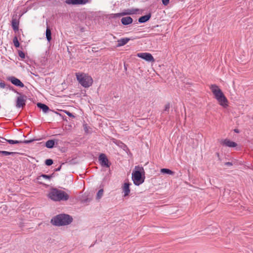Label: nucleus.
Listing matches in <instances>:
<instances>
[{"label":"nucleus","instance_id":"7c9ffc66","mask_svg":"<svg viewBox=\"0 0 253 253\" xmlns=\"http://www.w3.org/2000/svg\"><path fill=\"white\" fill-rule=\"evenodd\" d=\"M65 113L69 117H72V118H74L75 117V116L72 114L71 113V112L68 111H65Z\"/></svg>","mask_w":253,"mask_h":253},{"label":"nucleus","instance_id":"e433bc0d","mask_svg":"<svg viewBox=\"0 0 253 253\" xmlns=\"http://www.w3.org/2000/svg\"><path fill=\"white\" fill-rule=\"evenodd\" d=\"M234 131L235 132H236V133H239V132H240L239 130L238 129H237V128L234 129Z\"/></svg>","mask_w":253,"mask_h":253},{"label":"nucleus","instance_id":"412c9836","mask_svg":"<svg viewBox=\"0 0 253 253\" xmlns=\"http://www.w3.org/2000/svg\"><path fill=\"white\" fill-rule=\"evenodd\" d=\"M12 27L13 30L16 32L18 31L19 29V22L16 20V18H13L12 20Z\"/></svg>","mask_w":253,"mask_h":253},{"label":"nucleus","instance_id":"b1692460","mask_svg":"<svg viewBox=\"0 0 253 253\" xmlns=\"http://www.w3.org/2000/svg\"><path fill=\"white\" fill-rule=\"evenodd\" d=\"M15 152H8L6 151H0V154L3 156L13 155L15 154Z\"/></svg>","mask_w":253,"mask_h":253},{"label":"nucleus","instance_id":"4c0bfd02","mask_svg":"<svg viewBox=\"0 0 253 253\" xmlns=\"http://www.w3.org/2000/svg\"><path fill=\"white\" fill-rule=\"evenodd\" d=\"M54 175V173H52L51 175H49V176L50 177V179L53 177Z\"/></svg>","mask_w":253,"mask_h":253},{"label":"nucleus","instance_id":"79ce46f5","mask_svg":"<svg viewBox=\"0 0 253 253\" xmlns=\"http://www.w3.org/2000/svg\"><path fill=\"white\" fill-rule=\"evenodd\" d=\"M88 201H90V200H88V199H86V202H88Z\"/></svg>","mask_w":253,"mask_h":253},{"label":"nucleus","instance_id":"423d86ee","mask_svg":"<svg viewBox=\"0 0 253 253\" xmlns=\"http://www.w3.org/2000/svg\"><path fill=\"white\" fill-rule=\"evenodd\" d=\"M19 95L16 99V106L17 108H23L26 105L27 97L25 95L21 93Z\"/></svg>","mask_w":253,"mask_h":253},{"label":"nucleus","instance_id":"a211bd4d","mask_svg":"<svg viewBox=\"0 0 253 253\" xmlns=\"http://www.w3.org/2000/svg\"><path fill=\"white\" fill-rule=\"evenodd\" d=\"M130 40V38H122L120 40H118V47L122 46L125 44H126Z\"/></svg>","mask_w":253,"mask_h":253},{"label":"nucleus","instance_id":"aec40b11","mask_svg":"<svg viewBox=\"0 0 253 253\" xmlns=\"http://www.w3.org/2000/svg\"><path fill=\"white\" fill-rule=\"evenodd\" d=\"M45 35H46V38L47 41L48 42H50L51 40L52 37H51V30L48 26L47 24V22H46V32H45Z\"/></svg>","mask_w":253,"mask_h":253},{"label":"nucleus","instance_id":"7ed1b4c3","mask_svg":"<svg viewBox=\"0 0 253 253\" xmlns=\"http://www.w3.org/2000/svg\"><path fill=\"white\" fill-rule=\"evenodd\" d=\"M210 89L219 104L223 107H226L228 100L219 87L216 84H211Z\"/></svg>","mask_w":253,"mask_h":253},{"label":"nucleus","instance_id":"a878e982","mask_svg":"<svg viewBox=\"0 0 253 253\" xmlns=\"http://www.w3.org/2000/svg\"><path fill=\"white\" fill-rule=\"evenodd\" d=\"M13 42L14 46L16 47H19L20 46V43L18 41V38L16 36L14 37V38H13Z\"/></svg>","mask_w":253,"mask_h":253},{"label":"nucleus","instance_id":"6e6552de","mask_svg":"<svg viewBox=\"0 0 253 253\" xmlns=\"http://www.w3.org/2000/svg\"><path fill=\"white\" fill-rule=\"evenodd\" d=\"M98 160L100 164L102 167L109 168L110 164L109 163V160L105 154H100L99 156Z\"/></svg>","mask_w":253,"mask_h":253},{"label":"nucleus","instance_id":"1a4fd4ad","mask_svg":"<svg viewBox=\"0 0 253 253\" xmlns=\"http://www.w3.org/2000/svg\"><path fill=\"white\" fill-rule=\"evenodd\" d=\"M89 0H66L65 2L68 5H84Z\"/></svg>","mask_w":253,"mask_h":253},{"label":"nucleus","instance_id":"bb28decb","mask_svg":"<svg viewBox=\"0 0 253 253\" xmlns=\"http://www.w3.org/2000/svg\"><path fill=\"white\" fill-rule=\"evenodd\" d=\"M169 109H170V104L169 103H168L167 104L165 105V109L163 111V113H165L166 112H168L169 113Z\"/></svg>","mask_w":253,"mask_h":253},{"label":"nucleus","instance_id":"f03ea898","mask_svg":"<svg viewBox=\"0 0 253 253\" xmlns=\"http://www.w3.org/2000/svg\"><path fill=\"white\" fill-rule=\"evenodd\" d=\"M145 178V171L142 167L136 166L132 172V180L133 183L139 186L144 182Z\"/></svg>","mask_w":253,"mask_h":253},{"label":"nucleus","instance_id":"f8f14e48","mask_svg":"<svg viewBox=\"0 0 253 253\" xmlns=\"http://www.w3.org/2000/svg\"><path fill=\"white\" fill-rule=\"evenodd\" d=\"M138 10L137 9H127L126 12H122L119 13H115L114 14L113 16V18H117L122 16L126 15H130L136 13V12Z\"/></svg>","mask_w":253,"mask_h":253},{"label":"nucleus","instance_id":"4be33fe9","mask_svg":"<svg viewBox=\"0 0 253 253\" xmlns=\"http://www.w3.org/2000/svg\"><path fill=\"white\" fill-rule=\"evenodd\" d=\"M55 140L50 139L47 140L45 144V146L47 148L51 149L54 147L55 145Z\"/></svg>","mask_w":253,"mask_h":253},{"label":"nucleus","instance_id":"f704fd0d","mask_svg":"<svg viewBox=\"0 0 253 253\" xmlns=\"http://www.w3.org/2000/svg\"><path fill=\"white\" fill-rule=\"evenodd\" d=\"M61 169V165L59 167H58L57 168H56L55 169H54V171H59Z\"/></svg>","mask_w":253,"mask_h":253},{"label":"nucleus","instance_id":"c9c22d12","mask_svg":"<svg viewBox=\"0 0 253 253\" xmlns=\"http://www.w3.org/2000/svg\"><path fill=\"white\" fill-rule=\"evenodd\" d=\"M216 155L217 156V158H218V160H219V161H220V160H221V159H220V155H219V153H218V152L216 153Z\"/></svg>","mask_w":253,"mask_h":253},{"label":"nucleus","instance_id":"cd10ccee","mask_svg":"<svg viewBox=\"0 0 253 253\" xmlns=\"http://www.w3.org/2000/svg\"><path fill=\"white\" fill-rule=\"evenodd\" d=\"M53 160L50 159H46L45 161V164L48 166L52 165L53 164Z\"/></svg>","mask_w":253,"mask_h":253},{"label":"nucleus","instance_id":"ddd939ff","mask_svg":"<svg viewBox=\"0 0 253 253\" xmlns=\"http://www.w3.org/2000/svg\"><path fill=\"white\" fill-rule=\"evenodd\" d=\"M131 185V183L127 182H125L122 186V190L123 193H124V196L126 197L129 195L130 193V186Z\"/></svg>","mask_w":253,"mask_h":253},{"label":"nucleus","instance_id":"c756f323","mask_svg":"<svg viewBox=\"0 0 253 253\" xmlns=\"http://www.w3.org/2000/svg\"><path fill=\"white\" fill-rule=\"evenodd\" d=\"M162 3L165 6H167L169 3V0H161Z\"/></svg>","mask_w":253,"mask_h":253},{"label":"nucleus","instance_id":"72a5a7b5","mask_svg":"<svg viewBox=\"0 0 253 253\" xmlns=\"http://www.w3.org/2000/svg\"><path fill=\"white\" fill-rule=\"evenodd\" d=\"M225 165L229 167L232 166L233 164L231 162H226Z\"/></svg>","mask_w":253,"mask_h":253},{"label":"nucleus","instance_id":"39448f33","mask_svg":"<svg viewBox=\"0 0 253 253\" xmlns=\"http://www.w3.org/2000/svg\"><path fill=\"white\" fill-rule=\"evenodd\" d=\"M76 77L79 83L85 88L89 87L92 84V79L86 74L76 73Z\"/></svg>","mask_w":253,"mask_h":253},{"label":"nucleus","instance_id":"dca6fc26","mask_svg":"<svg viewBox=\"0 0 253 253\" xmlns=\"http://www.w3.org/2000/svg\"><path fill=\"white\" fill-rule=\"evenodd\" d=\"M132 22L133 19L130 16L124 17L121 19V22L124 25H128L131 24Z\"/></svg>","mask_w":253,"mask_h":253},{"label":"nucleus","instance_id":"6ab92c4d","mask_svg":"<svg viewBox=\"0 0 253 253\" xmlns=\"http://www.w3.org/2000/svg\"><path fill=\"white\" fill-rule=\"evenodd\" d=\"M42 178L50 180V177L49 176V175L42 174L41 175H40L37 177V183H38L40 184L44 185V184L42 181Z\"/></svg>","mask_w":253,"mask_h":253},{"label":"nucleus","instance_id":"a19ab883","mask_svg":"<svg viewBox=\"0 0 253 253\" xmlns=\"http://www.w3.org/2000/svg\"><path fill=\"white\" fill-rule=\"evenodd\" d=\"M3 140L1 139V137H0V142H1V143H3L4 141H3Z\"/></svg>","mask_w":253,"mask_h":253},{"label":"nucleus","instance_id":"20e7f679","mask_svg":"<svg viewBox=\"0 0 253 253\" xmlns=\"http://www.w3.org/2000/svg\"><path fill=\"white\" fill-rule=\"evenodd\" d=\"M48 197L51 200L55 202L66 201L69 198L67 193L57 188L52 189L48 194Z\"/></svg>","mask_w":253,"mask_h":253},{"label":"nucleus","instance_id":"0eeeda50","mask_svg":"<svg viewBox=\"0 0 253 253\" xmlns=\"http://www.w3.org/2000/svg\"><path fill=\"white\" fill-rule=\"evenodd\" d=\"M137 56L148 62H154L155 59L152 55L148 52H140L137 54Z\"/></svg>","mask_w":253,"mask_h":253},{"label":"nucleus","instance_id":"9d476101","mask_svg":"<svg viewBox=\"0 0 253 253\" xmlns=\"http://www.w3.org/2000/svg\"><path fill=\"white\" fill-rule=\"evenodd\" d=\"M1 139L4 140V141H7L10 144H16L19 143L29 144L35 140V139L25 140L24 141L13 140L11 139H6L3 137H1Z\"/></svg>","mask_w":253,"mask_h":253},{"label":"nucleus","instance_id":"f257e3e1","mask_svg":"<svg viewBox=\"0 0 253 253\" xmlns=\"http://www.w3.org/2000/svg\"><path fill=\"white\" fill-rule=\"evenodd\" d=\"M73 220L71 215L65 213H60L53 217L50 222L53 225L62 226L70 224L72 222Z\"/></svg>","mask_w":253,"mask_h":253},{"label":"nucleus","instance_id":"58836bf2","mask_svg":"<svg viewBox=\"0 0 253 253\" xmlns=\"http://www.w3.org/2000/svg\"><path fill=\"white\" fill-rule=\"evenodd\" d=\"M84 129L85 131L86 132H87V130H88V129H87V126H86V125L84 126Z\"/></svg>","mask_w":253,"mask_h":253},{"label":"nucleus","instance_id":"c85d7f7f","mask_svg":"<svg viewBox=\"0 0 253 253\" xmlns=\"http://www.w3.org/2000/svg\"><path fill=\"white\" fill-rule=\"evenodd\" d=\"M18 55H19V57L22 59H24L25 57V55L24 52L21 50L18 51Z\"/></svg>","mask_w":253,"mask_h":253},{"label":"nucleus","instance_id":"473e14b6","mask_svg":"<svg viewBox=\"0 0 253 253\" xmlns=\"http://www.w3.org/2000/svg\"><path fill=\"white\" fill-rule=\"evenodd\" d=\"M5 87V84L4 82L0 83V88H3Z\"/></svg>","mask_w":253,"mask_h":253},{"label":"nucleus","instance_id":"393cba45","mask_svg":"<svg viewBox=\"0 0 253 253\" xmlns=\"http://www.w3.org/2000/svg\"><path fill=\"white\" fill-rule=\"evenodd\" d=\"M103 189H100L97 192V195H96V199L97 200H99L100 199L103 195Z\"/></svg>","mask_w":253,"mask_h":253},{"label":"nucleus","instance_id":"4468645a","mask_svg":"<svg viewBox=\"0 0 253 253\" xmlns=\"http://www.w3.org/2000/svg\"><path fill=\"white\" fill-rule=\"evenodd\" d=\"M220 143L222 145L229 147H235L237 145L236 142L232 141L228 139L221 140Z\"/></svg>","mask_w":253,"mask_h":253},{"label":"nucleus","instance_id":"9b49d317","mask_svg":"<svg viewBox=\"0 0 253 253\" xmlns=\"http://www.w3.org/2000/svg\"><path fill=\"white\" fill-rule=\"evenodd\" d=\"M7 80L10 81L13 84L17 86L20 87H23L24 86V84L22 83L19 79L15 78V77H9L7 78Z\"/></svg>","mask_w":253,"mask_h":253},{"label":"nucleus","instance_id":"5701e85b","mask_svg":"<svg viewBox=\"0 0 253 253\" xmlns=\"http://www.w3.org/2000/svg\"><path fill=\"white\" fill-rule=\"evenodd\" d=\"M161 172L163 174H167L169 175H173L174 172L169 169L163 168L161 169Z\"/></svg>","mask_w":253,"mask_h":253},{"label":"nucleus","instance_id":"2eb2a0df","mask_svg":"<svg viewBox=\"0 0 253 253\" xmlns=\"http://www.w3.org/2000/svg\"><path fill=\"white\" fill-rule=\"evenodd\" d=\"M151 17V13H149L145 15L140 17L138 19V21L139 23H144L149 21Z\"/></svg>","mask_w":253,"mask_h":253},{"label":"nucleus","instance_id":"ea45409f","mask_svg":"<svg viewBox=\"0 0 253 253\" xmlns=\"http://www.w3.org/2000/svg\"><path fill=\"white\" fill-rule=\"evenodd\" d=\"M124 69H125V71L127 70V67H126V66L125 63H124Z\"/></svg>","mask_w":253,"mask_h":253},{"label":"nucleus","instance_id":"f3484780","mask_svg":"<svg viewBox=\"0 0 253 253\" xmlns=\"http://www.w3.org/2000/svg\"><path fill=\"white\" fill-rule=\"evenodd\" d=\"M37 107L41 109L42 112L44 113H46L50 109L48 106H47L46 104L38 102L37 104Z\"/></svg>","mask_w":253,"mask_h":253},{"label":"nucleus","instance_id":"2f4dec72","mask_svg":"<svg viewBox=\"0 0 253 253\" xmlns=\"http://www.w3.org/2000/svg\"><path fill=\"white\" fill-rule=\"evenodd\" d=\"M9 88L10 89H11L12 90H13L14 92H15V93H16L17 94H20V93L17 91H16L15 89H14L13 88V87L12 86H10V85H9Z\"/></svg>","mask_w":253,"mask_h":253}]
</instances>
